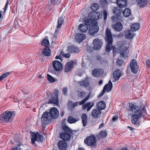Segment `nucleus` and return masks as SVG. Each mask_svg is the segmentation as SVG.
<instances>
[{"label":"nucleus","instance_id":"f257e3e1","mask_svg":"<svg viewBox=\"0 0 150 150\" xmlns=\"http://www.w3.org/2000/svg\"><path fill=\"white\" fill-rule=\"evenodd\" d=\"M106 40L108 44L106 45L105 51L109 52L112 49L113 53L115 54L116 53H120V57H128V54L127 52V48L124 45L126 44L125 41H120L119 42V47L115 48L114 46H112V36L110 30L107 28L106 30Z\"/></svg>","mask_w":150,"mask_h":150},{"label":"nucleus","instance_id":"f03ea898","mask_svg":"<svg viewBox=\"0 0 150 150\" xmlns=\"http://www.w3.org/2000/svg\"><path fill=\"white\" fill-rule=\"evenodd\" d=\"M84 23H82L79 25L78 29L82 32H85L87 31L88 28V25L92 26V29L93 31L92 32V35L97 32L99 30V28L97 25L96 21L92 18L86 19L84 21Z\"/></svg>","mask_w":150,"mask_h":150},{"label":"nucleus","instance_id":"7ed1b4c3","mask_svg":"<svg viewBox=\"0 0 150 150\" xmlns=\"http://www.w3.org/2000/svg\"><path fill=\"white\" fill-rule=\"evenodd\" d=\"M13 117L14 115L13 116L11 111H6L1 115L0 120L5 122L10 123L12 121Z\"/></svg>","mask_w":150,"mask_h":150},{"label":"nucleus","instance_id":"20e7f679","mask_svg":"<svg viewBox=\"0 0 150 150\" xmlns=\"http://www.w3.org/2000/svg\"><path fill=\"white\" fill-rule=\"evenodd\" d=\"M30 134L32 136L31 141L32 144H34L35 142L37 141L39 142H42L43 136L38 133L30 132Z\"/></svg>","mask_w":150,"mask_h":150},{"label":"nucleus","instance_id":"39448f33","mask_svg":"<svg viewBox=\"0 0 150 150\" xmlns=\"http://www.w3.org/2000/svg\"><path fill=\"white\" fill-rule=\"evenodd\" d=\"M129 108H127V110L131 111L133 113L131 114H139V113L142 114V110L138 106L135 105L133 103H129Z\"/></svg>","mask_w":150,"mask_h":150},{"label":"nucleus","instance_id":"423d86ee","mask_svg":"<svg viewBox=\"0 0 150 150\" xmlns=\"http://www.w3.org/2000/svg\"><path fill=\"white\" fill-rule=\"evenodd\" d=\"M130 115L132 116L131 122L132 124L136 126H138L140 123L139 119L143 116L142 114L139 113V114H131Z\"/></svg>","mask_w":150,"mask_h":150},{"label":"nucleus","instance_id":"0eeeda50","mask_svg":"<svg viewBox=\"0 0 150 150\" xmlns=\"http://www.w3.org/2000/svg\"><path fill=\"white\" fill-rule=\"evenodd\" d=\"M52 65L54 70L58 72L57 73H56L55 74L57 76L59 74V72L62 69L63 65L62 64L58 61L54 60L52 62Z\"/></svg>","mask_w":150,"mask_h":150},{"label":"nucleus","instance_id":"6e6552de","mask_svg":"<svg viewBox=\"0 0 150 150\" xmlns=\"http://www.w3.org/2000/svg\"><path fill=\"white\" fill-rule=\"evenodd\" d=\"M76 64L77 62L75 60H71L67 62L65 66L64 71L66 72H69L71 71L74 66Z\"/></svg>","mask_w":150,"mask_h":150},{"label":"nucleus","instance_id":"1a4fd4ad","mask_svg":"<svg viewBox=\"0 0 150 150\" xmlns=\"http://www.w3.org/2000/svg\"><path fill=\"white\" fill-rule=\"evenodd\" d=\"M51 116L50 115L49 112H45L42 115L41 117V121L43 124H47L49 121L52 120Z\"/></svg>","mask_w":150,"mask_h":150},{"label":"nucleus","instance_id":"9d476101","mask_svg":"<svg viewBox=\"0 0 150 150\" xmlns=\"http://www.w3.org/2000/svg\"><path fill=\"white\" fill-rule=\"evenodd\" d=\"M84 142L88 146L94 145L96 143V137L94 135L88 137L84 140Z\"/></svg>","mask_w":150,"mask_h":150},{"label":"nucleus","instance_id":"9b49d317","mask_svg":"<svg viewBox=\"0 0 150 150\" xmlns=\"http://www.w3.org/2000/svg\"><path fill=\"white\" fill-rule=\"evenodd\" d=\"M93 44L94 45L93 47V49L98 50L101 48L103 44V43L100 39L97 38L93 40Z\"/></svg>","mask_w":150,"mask_h":150},{"label":"nucleus","instance_id":"f8f14e48","mask_svg":"<svg viewBox=\"0 0 150 150\" xmlns=\"http://www.w3.org/2000/svg\"><path fill=\"white\" fill-rule=\"evenodd\" d=\"M101 112V111L99 109L97 108H94L92 110L91 113L92 117L96 119L100 117Z\"/></svg>","mask_w":150,"mask_h":150},{"label":"nucleus","instance_id":"ddd939ff","mask_svg":"<svg viewBox=\"0 0 150 150\" xmlns=\"http://www.w3.org/2000/svg\"><path fill=\"white\" fill-rule=\"evenodd\" d=\"M50 115L53 118H57L59 116V112L57 109L55 107L52 108L50 110Z\"/></svg>","mask_w":150,"mask_h":150},{"label":"nucleus","instance_id":"4468645a","mask_svg":"<svg viewBox=\"0 0 150 150\" xmlns=\"http://www.w3.org/2000/svg\"><path fill=\"white\" fill-rule=\"evenodd\" d=\"M130 66L131 71L134 74H136L137 71V63L134 59L132 60L130 62Z\"/></svg>","mask_w":150,"mask_h":150},{"label":"nucleus","instance_id":"2eb2a0df","mask_svg":"<svg viewBox=\"0 0 150 150\" xmlns=\"http://www.w3.org/2000/svg\"><path fill=\"white\" fill-rule=\"evenodd\" d=\"M121 76V71L120 70H117L114 71L113 75V79L112 81L113 82H115L118 80Z\"/></svg>","mask_w":150,"mask_h":150},{"label":"nucleus","instance_id":"dca6fc26","mask_svg":"<svg viewBox=\"0 0 150 150\" xmlns=\"http://www.w3.org/2000/svg\"><path fill=\"white\" fill-rule=\"evenodd\" d=\"M88 78L86 77L85 79L84 80L80 81L79 82V84L80 85L82 86H83L85 88H86L88 89H90L89 82L88 80Z\"/></svg>","mask_w":150,"mask_h":150},{"label":"nucleus","instance_id":"f3484780","mask_svg":"<svg viewBox=\"0 0 150 150\" xmlns=\"http://www.w3.org/2000/svg\"><path fill=\"white\" fill-rule=\"evenodd\" d=\"M94 103L91 102H88L83 104L82 105V109L83 110H87L88 112L93 106Z\"/></svg>","mask_w":150,"mask_h":150},{"label":"nucleus","instance_id":"a211bd4d","mask_svg":"<svg viewBox=\"0 0 150 150\" xmlns=\"http://www.w3.org/2000/svg\"><path fill=\"white\" fill-rule=\"evenodd\" d=\"M86 38L85 35L83 33H78L75 36V38L76 41L79 43L82 42Z\"/></svg>","mask_w":150,"mask_h":150},{"label":"nucleus","instance_id":"6ab92c4d","mask_svg":"<svg viewBox=\"0 0 150 150\" xmlns=\"http://www.w3.org/2000/svg\"><path fill=\"white\" fill-rule=\"evenodd\" d=\"M91 95V94L89 93L88 96L83 100L80 102H77L74 103L73 104V108L75 107L78 106L79 105L83 104L86 101L88 100L89 98Z\"/></svg>","mask_w":150,"mask_h":150},{"label":"nucleus","instance_id":"aec40b11","mask_svg":"<svg viewBox=\"0 0 150 150\" xmlns=\"http://www.w3.org/2000/svg\"><path fill=\"white\" fill-rule=\"evenodd\" d=\"M71 136V134L67 133L61 132L60 134V137L61 139L65 141L69 140Z\"/></svg>","mask_w":150,"mask_h":150},{"label":"nucleus","instance_id":"412c9836","mask_svg":"<svg viewBox=\"0 0 150 150\" xmlns=\"http://www.w3.org/2000/svg\"><path fill=\"white\" fill-rule=\"evenodd\" d=\"M58 146L60 150H66L67 147L66 142L64 141H59L58 143Z\"/></svg>","mask_w":150,"mask_h":150},{"label":"nucleus","instance_id":"4be33fe9","mask_svg":"<svg viewBox=\"0 0 150 150\" xmlns=\"http://www.w3.org/2000/svg\"><path fill=\"white\" fill-rule=\"evenodd\" d=\"M103 74V71L99 69H94L92 71V75L95 77H99Z\"/></svg>","mask_w":150,"mask_h":150},{"label":"nucleus","instance_id":"5701e85b","mask_svg":"<svg viewBox=\"0 0 150 150\" xmlns=\"http://www.w3.org/2000/svg\"><path fill=\"white\" fill-rule=\"evenodd\" d=\"M113 29L117 31H120L122 29L123 25L120 22H117L112 25Z\"/></svg>","mask_w":150,"mask_h":150},{"label":"nucleus","instance_id":"b1692460","mask_svg":"<svg viewBox=\"0 0 150 150\" xmlns=\"http://www.w3.org/2000/svg\"><path fill=\"white\" fill-rule=\"evenodd\" d=\"M117 3L120 8H124L127 6V1L126 0H117Z\"/></svg>","mask_w":150,"mask_h":150},{"label":"nucleus","instance_id":"393cba45","mask_svg":"<svg viewBox=\"0 0 150 150\" xmlns=\"http://www.w3.org/2000/svg\"><path fill=\"white\" fill-rule=\"evenodd\" d=\"M96 107L97 108L101 111L105 109L106 107V104L103 101H100L97 103Z\"/></svg>","mask_w":150,"mask_h":150},{"label":"nucleus","instance_id":"a878e982","mask_svg":"<svg viewBox=\"0 0 150 150\" xmlns=\"http://www.w3.org/2000/svg\"><path fill=\"white\" fill-rule=\"evenodd\" d=\"M48 103L54 104L57 105H59V103L58 97L52 96L49 100Z\"/></svg>","mask_w":150,"mask_h":150},{"label":"nucleus","instance_id":"bb28decb","mask_svg":"<svg viewBox=\"0 0 150 150\" xmlns=\"http://www.w3.org/2000/svg\"><path fill=\"white\" fill-rule=\"evenodd\" d=\"M42 53L45 56L49 57L51 55V50L48 47H45L43 50Z\"/></svg>","mask_w":150,"mask_h":150},{"label":"nucleus","instance_id":"cd10ccee","mask_svg":"<svg viewBox=\"0 0 150 150\" xmlns=\"http://www.w3.org/2000/svg\"><path fill=\"white\" fill-rule=\"evenodd\" d=\"M112 88V84L110 81H109L108 83L104 87V88L105 89L106 91L107 90L108 91H110L111 90Z\"/></svg>","mask_w":150,"mask_h":150},{"label":"nucleus","instance_id":"c85d7f7f","mask_svg":"<svg viewBox=\"0 0 150 150\" xmlns=\"http://www.w3.org/2000/svg\"><path fill=\"white\" fill-rule=\"evenodd\" d=\"M62 129L64 131V133H67L68 134L71 135L72 131L68 127L65 125H63Z\"/></svg>","mask_w":150,"mask_h":150},{"label":"nucleus","instance_id":"c756f323","mask_svg":"<svg viewBox=\"0 0 150 150\" xmlns=\"http://www.w3.org/2000/svg\"><path fill=\"white\" fill-rule=\"evenodd\" d=\"M125 36L126 38L128 39H131L133 38L134 35L131 33L130 30H125Z\"/></svg>","mask_w":150,"mask_h":150},{"label":"nucleus","instance_id":"7c9ffc66","mask_svg":"<svg viewBox=\"0 0 150 150\" xmlns=\"http://www.w3.org/2000/svg\"><path fill=\"white\" fill-rule=\"evenodd\" d=\"M81 118L83 125L84 127L86 126L87 122L88 119L86 114H83L81 117Z\"/></svg>","mask_w":150,"mask_h":150},{"label":"nucleus","instance_id":"2f4dec72","mask_svg":"<svg viewBox=\"0 0 150 150\" xmlns=\"http://www.w3.org/2000/svg\"><path fill=\"white\" fill-rule=\"evenodd\" d=\"M139 28V24L138 23H134L132 24L131 27V30L133 31H135Z\"/></svg>","mask_w":150,"mask_h":150},{"label":"nucleus","instance_id":"473e14b6","mask_svg":"<svg viewBox=\"0 0 150 150\" xmlns=\"http://www.w3.org/2000/svg\"><path fill=\"white\" fill-rule=\"evenodd\" d=\"M123 13L124 17H128L131 14V11L128 8H125L124 10Z\"/></svg>","mask_w":150,"mask_h":150},{"label":"nucleus","instance_id":"72a5a7b5","mask_svg":"<svg viewBox=\"0 0 150 150\" xmlns=\"http://www.w3.org/2000/svg\"><path fill=\"white\" fill-rule=\"evenodd\" d=\"M148 1H143L140 0L138 2L137 4L140 7H143L148 5Z\"/></svg>","mask_w":150,"mask_h":150},{"label":"nucleus","instance_id":"f704fd0d","mask_svg":"<svg viewBox=\"0 0 150 150\" xmlns=\"http://www.w3.org/2000/svg\"><path fill=\"white\" fill-rule=\"evenodd\" d=\"M99 5L96 3L93 4L91 6V9L94 11L97 10L99 8Z\"/></svg>","mask_w":150,"mask_h":150},{"label":"nucleus","instance_id":"c9c22d12","mask_svg":"<svg viewBox=\"0 0 150 150\" xmlns=\"http://www.w3.org/2000/svg\"><path fill=\"white\" fill-rule=\"evenodd\" d=\"M63 22V19L62 17H60L59 18L58 21V25L57 26V28H59L61 27L62 26Z\"/></svg>","mask_w":150,"mask_h":150},{"label":"nucleus","instance_id":"e433bc0d","mask_svg":"<svg viewBox=\"0 0 150 150\" xmlns=\"http://www.w3.org/2000/svg\"><path fill=\"white\" fill-rule=\"evenodd\" d=\"M41 44L42 45L45 46V47H46L49 45L50 43L48 40L44 39L42 41Z\"/></svg>","mask_w":150,"mask_h":150},{"label":"nucleus","instance_id":"4c0bfd02","mask_svg":"<svg viewBox=\"0 0 150 150\" xmlns=\"http://www.w3.org/2000/svg\"><path fill=\"white\" fill-rule=\"evenodd\" d=\"M77 49L74 46H70L68 48V50L71 52H76L77 51Z\"/></svg>","mask_w":150,"mask_h":150},{"label":"nucleus","instance_id":"58836bf2","mask_svg":"<svg viewBox=\"0 0 150 150\" xmlns=\"http://www.w3.org/2000/svg\"><path fill=\"white\" fill-rule=\"evenodd\" d=\"M9 74L10 73L9 72H7L2 74L0 76V81H2L7 76H8Z\"/></svg>","mask_w":150,"mask_h":150},{"label":"nucleus","instance_id":"ea45409f","mask_svg":"<svg viewBox=\"0 0 150 150\" xmlns=\"http://www.w3.org/2000/svg\"><path fill=\"white\" fill-rule=\"evenodd\" d=\"M107 135V134L106 131H103L101 132L99 134V136L101 138H104Z\"/></svg>","mask_w":150,"mask_h":150},{"label":"nucleus","instance_id":"a19ab883","mask_svg":"<svg viewBox=\"0 0 150 150\" xmlns=\"http://www.w3.org/2000/svg\"><path fill=\"white\" fill-rule=\"evenodd\" d=\"M86 92L83 91L79 92L78 96L81 98H83L86 96Z\"/></svg>","mask_w":150,"mask_h":150},{"label":"nucleus","instance_id":"79ce46f5","mask_svg":"<svg viewBox=\"0 0 150 150\" xmlns=\"http://www.w3.org/2000/svg\"><path fill=\"white\" fill-rule=\"evenodd\" d=\"M113 12L115 15L117 16L120 15L121 13L120 10H119L117 7H115L114 8Z\"/></svg>","mask_w":150,"mask_h":150},{"label":"nucleus","instance_id":"37998d69","mask_svg":"<svg viewBox=\"0 0 150 150\" xmlns=\"http://www.w3.org/2000/svg\"><path fill=\"white\" fill-rule=\"evenodd\" d=\"M67 121L69 123L71 124L76 122V120L73 119L72 117H68Z\"/></svg>","mask_w":150,"mask_h":150},{"label":"nucleus","instance_id":"c03bdc74","mask_svg":"<svg viewBox=\"0 0 150 150\" xmlns=\"http://www.w3.org/2000/svg\"><path fill=\"white\" fill-rule=\"evenodd\" d=\"M47 79L48 81H50V82H54L55 81V79L54 78L49 74H47Z\"/></svg>","mask_w":150,"mask_h":150},{"label":"nucleus","instance_id":"a18cd8bd","mask_svg":"<svg viewBox=\"0 0 150 150\" xmlns=\"http://www.w3.org/2000/svg\"><path fill=\"white\" fill-rule=\"evenodd\" d=\"M60 55H62V56L64 57L68 58L70 57V55L69 53H67L64 54L63 51H61L60 53Z\"/></svg>","mask_w":150,"mask_h":150},{"label":"nucleus","instance_id":"49530a36","mask_svg":"<svg viewBox=\"0 0 150 150\" xmlns=\"http://www.w3.org/2000/svg\"><path fill=\"white\" fill-rule=\"evenodd\" d=\"M62 91L63 94L65 96L67 95V88L65 87L63 88Z\"/></svg>","mask_w":150,"mask_h":150},{"label":"nucleus","instance_id":"de8ad7c7","mask_svg":"<svg viewBox=\"0 0 150 150\" xmlns=\"http://www.w3.org/2000/svg\"><path fill=\"white\" fill-rule=\"evenodd\" d=\"M8 3H9V1L8 0H7L6 1V4L5 5V7L4 8V13H5V12L6 11L8 5Z\"/></svg>","mask_w":150,"mask_h":150},{"label":"nucleus","instance_id":"09e8293b","mask_svg":"<svg viewBox=\"0 0 150 150\" xmlns=\"http://www.w3.org/2000/svg\"><path fill=\"white\" fill-rule=\"evenodd\" d=\"M111 18L113 22H116L118 21L117 20V16H113Z\"/></svg>","mask_w":150,"mask_h":150},{"label":"nucleus","instance_id":"8fccbe9b","mask_svg":"<svg viewBox=\"0 0 150 150\" xmlns=\"http://www.w3.org/2000/svg\"><path fill=\"white\" fill-rule=\"evenodd\" d=\"M123 63V61L122 60L120 59L117 60V63L119 66H121Z\"/></svg>","mask_w":150,"mask_h":150},{"label":"nucleus","instance_id":"3c124183","mask_svg":"<svg viewBox=\"0 0 150 150\" xmlns=\"http://www.w3.org/2000/svg\"><path fill=\"white\" fill-rule=\"evenodd\" d=\"M105 91H106L105 90V89L103 88L102 92L99 95L98 97L99 98L101 97L102 96H103L104 95Z\"/></svg>","mask_w":150,"mask_h":150},{"label":"nucleus","instance_id":"603ef678","mask_svg":"<svg viewBox=\"0 0 150 150\" xmlns=\"http://www.w3.org/2000/svg\"><path fill=\"white\" fill-rule=\"evenodd\" d=\"M50 3L51 4L53 5L54 6L57 4L56 0H51Z\"/></svg>","mask_w":150,"mask_h":150},{"label":"nucleus","instance_id":"864d4df0","mask_svg":"<svg viewBox=\"0 0 150 150\" xmlns=\"http://www.w3.org/2000/svg\"><path fill=\"white\" fill-rule=\"evenodd\" d=\"M107 12L106 10L104 11L103 16L104 17V19L105 20H106L107 18Z\"/></svg>","mask_w":150,"mask_h":150},{"label":"nucleus","instance_id":"5fc2aeb1","mask_svg":"<svg viewBox=\"0 0 150 150\" xmlns=\"http://www.w3.org/2000/svg\"><path fill=\"white\" fill-rule=\"evenodd\" d=\"M74 103L72 101H70L68 103V105L70 107L73 108V104Z\"/></svg>","mask_w":150,"mask_h":150},{"label":"nucleus","instance_id":"6e6d98bb","mask_svg":"<svg viewBox=\"0 0 150 150\" xmlns=\"http://www.w3.org/2000/svg\"><path fill=\"white\" fill-rule=\"evenodd\" d=\"M146 63L147 66V67L150 68V60L148 59L146 61Z\"/></svg>","mask_w":150,"mask_h":150},{"label":"nucleus","instance_id":"4d7b16f0","mask_svg":"<svg viewBox=\"0 0 150 150\" xmlns=\"http://www.w3.org/2000/svg\"><path fill=\"white\" fill-rule=\"evenodd\" d=\"M118 119V117L117 116H115L114 117H113L112 119V120L113 121H115L116 120H117Z\"/></svg>","mask_w":150,"mask_h":150},{"label":"nucleus","instance_id":"13d9d810","mask_svg":"<svg viewBox=\"0 0 150 150\" xmlns=\"http://www.w3.org/2000/svg\"><path fill=\"white\" fill-rule=\"evenodd\" d=\"M58 92L57 90H55L54 91V97H58Z\"/></svg>","mask_w":150,"mask_h":150},{"label":"nucleus","instance_id":"bf43d9fd","mask_svg":"<svg viewBox=\"0 0 150 150\" xmlns=\"http://www.w3.org/2000/svg\"><path fill=\"white\" fill-rule=\"evenodd\" d=\"M61 56L62 55H60V54L59 55L55 57V59H62V57H61Z\"/></svg>","mask_w":150,"mask_h":150},{"label":"nucleus","instance_id":"052dcab7","mask_svg":"<svg viewBox=\"0 0 150 150\" xmlns=\"http://www.w3.org/2000/svg\"><path fill=\"white\" fill-rule=\"evenodd\" d=\"M64 114V111L63 110H62L60 111V114L62 116H63Z\"/></svg>","mask_w":150,"mask_h":150},{"label":"nucleus","instance_id":"680f3d73","mask_svg":"<svg viewBox=\"0 0 150 150\" xmlns=\"http://www.w3.org/2000/svg\"><path fill=\"white\" fill-rule=\"evenodd\" d=\"M123 34L122 33H120L118 35V37H122L123 36Z\"/></svg>","mask_w":150,"mask_h":150},{"label":"nucleus","instance_id":"e2e57ef3","mask_svg":"<svg viewBox=\"0 0 150 150\" xmlns=\"http://www.w3.org/2000/svg\"><path fill=\"white\" fill-rule=\"evenodd\" d=\"M104 124L103 123H101L99 126V128L101 129V128L103 126Z\"/></svg>","mask_w":150,"mask_h":150},{"label":"nucleus","instance_id":"0e129e2a","mask_svg":"<svg viewBox=\"0 0 150 150\" xmlns=\"http://www.w3.org/2000/svg\"><path fill=\"white\" fill-rule=\"evenodd\" d=\"M81 65H82V67L84 68H85L84 67H85V64L84 62L83 61H82L81 63Z\"/></svg>","mask_w":150,"mask_h":150},{"label":"nucleus","instance_id":"69168bd1","mask_svg":"<svg viewBox=\"0 0 150 150\" xmlns=\"http://www.w3.org/2000/svg\"><path fill=\"white\" fill-rule=\"evenodd\" d=\"M103 83V81L102 80H100L99 81V85H100Z\"/></svg>","mask_w":150,"mask_h":150},{"label":"nucleus","instance_id":"338daca9","mask_svg":"<svg viewBox=\"0 0 150 150\" xmlns=\"http://www.w3.org/2000/svg\"><path fill=\"white\" fill-rule=\"evenodd\" d=\"M56 37L55 35H54L52 39L53 40H56Z\"/></svg>","mask_w":150,"mask_h":150},{"label":"nucleus","instance_id":"774afa93","mask_svg":"<svg viewBox=\"0 0 150 150\" xmlns=\"http://www.w3.org/2000/svg\"><path fill=\"white\" fill-rule=\"evenodd\" d=\"M78 150H85V149L83 148L80 147L78 149Z\"/></svg>","mask_w":150,"mask_h":150}]
</instances>
